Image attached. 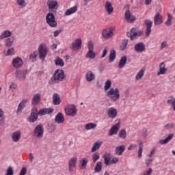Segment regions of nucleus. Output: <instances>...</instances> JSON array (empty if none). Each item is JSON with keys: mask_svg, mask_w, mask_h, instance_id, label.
<instances>
[{"mask_svg": "<svg viewBox=\"0 0 175 175\" xmlns=\"http://www.w3.org/2000/svg\"><path fill=\"white\" fill-rule=\"evenodd\" d=\"M99 158H100V155L99 154V153L96 152L92 155V160L93 162H96V161H98V159H99Z\"/></svg>", "mask_w": 175, "mask_h": 175, "instance_id": "54", "label": "nucleus"}, {"mask_svg": "<svg viewBox=\"0 0 175 175\" xmlns=\"http://www.w3.org/2000/svg\"><path fill=\"white\" fill-rule=\"evenodd\" d=\"M114 31H116V27H109L105 29L102 32L103 38H104V39H110L113 38Z\"/></svg>", "mask_w": 175, "mask_h": 175, "instance_id": "5", "label": "nucleus"}, {"mask_svg": "<svg viewBox=\"0 0 175 175\" xmlns=\"http://www.w3.org/2000/svg\"><path fill=\"white\" fill-rule=\"evenodd\" d=\"M65 80V72L63 70H56L49 81V84H58Z\"/></svg>", "mask_w": 175, "mask_h": 175, "instance_id": "1", "label": "nucleus"}, {"mask_svg": "<svg viewBox=\"0 0 175 175\" xmlns=\"http://www.w3.org/2000/svg\"><path fill=\"white\" fill-rule=\"evenodd\" d=\"M21 139V131H16L12 133V142L14 143H17V142H20V139Z\"/></svg>", "mask_w": 175, "mask_h": 175, "instance_id": "22", "label": "nucleus"}, {"mask_svg": "<svg viewBox=\"0 0 175 175\" xmlns=\"http://www.w3.org/2000/svg\"><path fill=\"white\" fill-rule=\"evenodd\" d=\"M39 102H40V94L38 93L33 95L31 100V104L36 106Z\"/></svg>", "mask_w": 175, "mask_h": 175, "instance_id": "28", "label": "nucleus"}, {"mask_svg": "<svg viewBox=\"0 0 175 175\" xmlns=\"http://www.w3.org/2000/svg\"><path fill=\"white\" fill-rule=\"evenodd\" d=\"M107 96L113 102H117L120 99V90L118 88H111L107 92Z\"/></svg>", "mask_w": 175, "mask_h": 175, "instance_id": "2", "label": "nucleus"}, {"mask_svg": "<svg viewBox=\"0 0 175 175\" xmlns=\"http://www.w3.org/2000/svg\"><path fill=\"white\" fill-rule=\"evenodd\" d=\"M159 70L157 72V76H161V75H166L167 72V68H166V64L165 62H161L159 64Z\"/></svg>", "mask_w": 175, "mask_h": 175, "instance_id": "21", "label": "nucleus"}, {"mask_svg": "<svg viewBox=\"0 0 175 175\" xmlns=\"http://www.w3.org/2000/svg\"><path fill=\"white\" fill-rule=\"evenodd\" d=\"M49 52V49H47V46H46L45 44H40L38 46V55L39 58L41 61H44L46 57H47V53Z\"/></svg>", "mask_w": 175, "mask_h": 175, "instance_id": "3", "label": "nucleus"}, {"mask_svg": "<svg viewBox=\"0 0 175 175\" xmlns=\"http://www.w3.org/2000/svg\"><path fill=\"white\" fill-rule=\"evenodd\" d=\"M38 51H34L29 55V59L30 61H32L33 62H35L36 61V57H38Z\"/></svg>", "mask_w": 175, "mask_h": 175, "instance_id": "49", "label": "nucleus"}, {"mask_svg": "<svg viewBox=\"0 0 175 175\" xmlns=\"http://www.w3.org/2000/svg\"><path fill=\"white\" fill-rule=\"evenodd\" d=\"M105 9L108 14H111L114 12V8H113V3L110 1H106L105 4Z\"/></svg>", "mask_w": 175, "mask_h": 175, "instance_id": "25", "label": "nucleus"}, {"mask_svg": "<svg viewBox=\"0 0 175 175\" xmlns=\"http://www.w3.org/2000/svg\"><path fill=\"white\" fill-rule=\"evenodd\" d=\"M107 114L109 117V118H111L112 120H114L116 117H117V109L114 107H109L107 110Z\"/></svg>", "mask_w": 175, "mask_h": 175, "instance_id": "16", "label": "nucleus"}, {"mask_svg": "<svg viewBox=\"0 0 175 175\" xmlns=\"http://www.w3.org/2000/svg\"><path fill=\"white\" fill-rule=\"evenodd\" d=\"M152 163V159L151 158L149 157V159L146 160V167H148V166H150V165H151Z\"/></svg>", "mask_w": 175, "mask_h": 175, "instance_id": "62", "label": "nucleus"}, {"mask_svg": "<svg viewBox=\"0 0 175 175\" xmlns=\"http://www.w3.org/2000/svg\"><path fill=\"white\" fill-rule=\"evenodd\" d=\"M167 15V20L165 22V24L167 27H170V25H172V18H173V16L170 14H168Z\"/></svg>", "mask_w": 175, "mask_h": 175, "instance_id": "51", "label": "nucleus"}, {"mask_svg": "<svg viewBox=\"0 0 175 175\" xmlns=\"http://www.w3.org/2000/svg\"><path fill=\"white\" fill-rule=\"evenodd\" d=\"M64 111L66 116H70L71 117H75L77 114V109H76L75 105H72L71 107H67Z\"/></svg>", "mask_w": 175, "mask_h": 175, "instance_id": "11", "label": "nucleus"}, {"mask_svg": "<svg viewBox=\"0 0 175 175\" xmlns=\"http://www.w3.org/2000/svg\"><path fill=\"white\" fill-rule=\"evenodd\" d=\"M39 118V113H38V109L33 108L30 116L27 118L29 122H36Z\"/></svg>", "mask_w": 175, "mask_h": 175, "instance_id": "9", "label": "nucleus"}, {"mask_svg": "<svg viewBox=\"0 0 175 175\" xmlns=\"http://www.w3.org/2000/svg\"><path fill=\"white\" fill-rule=\"evenodd\" d=\"M14 40H16V38L14 36L7 38L5 40V46L7 47H12L13 43H14Z\"/></svg>", "mask_w": 175, "mask_h": 175, "instance_id": "37", "label": "nucleus"}, {"mask_svg": "<svg viewBox=\"0 0 175 175\" xmlns=\"http://www.w3.org/2000/svg\"><path fill=\"white\" fill-rule=\"evenodd\" d=\"M94 170L96 173H99L102 170V162H97Z\"/></svg>", "mask_w": 175, "mask_h": 175, "instance_id": "50", "label": "nucleus"}, {"mask_svg": "<svg viewBox=\"0 0 175 175\" xmlns=\"http://www.w3.org/2000/svg\"><path fill=\"white\" fill-rule=\"evenodd\" d=\"M116 51L115 50H112L110 52L109 54V62L111 63V62H114V60L116 59Z\"/></svg>", "mask_w": 175, "mask_h": 175, "instance_id": "43", "label": "nucleus"}, {"mask_svg": "<svg viewBox=\"0 0 175 175\" xmlns=\"http://www.w3.org/2000/svg\"><path fill=\"white\" fill-rule=\"evenodd\" d=\"M174 123H168L165 126H164L165 129H172V128H174Z\"/></svg>", "mask_w": 175, "mask_h": 175, "instance_id": "55", "label": "nucleus"}, {"mask_svg": "<svg viewBox=\"0 0 175 175\" xmlns=\"http://www.w3.org/2000/svg\"><path fill=\"white\" fill-rule=\"evenodd\" d=\"M55 122L57 124H64L65 122V117L62 113H58L55 118Z\"/></svg>", "mask_w": 175, "mask_h": 175, "instance_id": "26", "label": "nucleus"}, {"mask_svg": "<svg viewBox=\"0 0 175 175\" xmlns=\"http://www.w3.org/2000/svg\"><path fill=\"white\" fill-rule=\"evenodd\" d=\"M97 124L96 123H87L85 124V129L86 131H91V129H95L96 128Z\"/></svg>", "mask_w": 175, "mask_h": 175, "instance_id": "38", "label": "nucleus"}, {"mask_svg": "<svg viewBox=\"0 0 175 175\" xmlns=\"http://www.w3.org/2000/svg\"><path fill=\"white\" fill-rule=\"evenodd\" d=\"M142 35H143V32L140 30H137V29L135 27H133L130 30V33H127V36L130 38L131 40H135V39H137L139 36H142Z\"/></svg>", "mask_w": 175, "mask_h": 175, "instance_id": "6", "label": "nucleus"}, {"mask_svg": "<svg viewBox=\"0 0 175 175\" xmlns=\"http://www.w3.org/2000/svg\"><path fill=\"white\" fill-rule=\"evenodd\" d=\"M152 173V169L149 168L148 170L144 172L143 175H151Z\"/></svg>", "mask_w": 175, "mask_h": 175, "instance_id": "63", "label": "nucleus"}, {"mask_svg": "<svg viewBox=\"0 0 175 175\" xmlns=\"http://www.w3.org/2000/svg\"><path fill=\"white\" fill-rule=\"evenodd\" d=\"M54 63L56 66H60L61 68L65 66V62H64V59H62V58L59 57H56L54 60Z\"/></svg>", "mask_w": 175, "mask_h": 175, "instance_id": "30", "label": "nucleus"}, {"mask_svg": "<svg viewBox=\"0 0 175 175\" xmlns=\"http://www.w3.org/2000/svg\"><path fill=\"white\" fill-rule=\"evenodd\" d=\"M118 162V157H113L111 160H109V165H114Z\"/></svg>", "mask_w": 175, "mask_h": 175, "instance_id": "57", "label": "nucleus"}, {"mask_svg": "<svg viewBox=\"0 0 175 175\" xmlns=\"http://www.w3.org/2000/svg\"><path fill=\"white\" fill-rule=\"evenodd\" d=\"M5 175H13V168L11 166L7 169Z\"/></svg>", "mask_w": 175, "mask_h": 175, "instance_id": "59", "label": "nucleus"}, {"mask_svg": "<svg viewBox=\"0 0 175 175\" xmlns=\"http://www.w3.org/2000/svg\"><path fill=\"white\" fill-rule=\"evenodd\" d=\"M12 64L14 68L18 69V68H21L23 66L24 62H23V59L21 57H15L13 59Z\"/></svg>", "mask_w": 175, "mask_h": 175, "instance_id": "15", "label": "nucleus"}, {"mask_svg": "<svg viewBox=\"0 0 175 175\" xmlns=\"http://www.w3.org/2000/svg\"><path fill=\"white\" fill-rule=\"evenodd\" d=\"M124 16L125 20H126V21L129 23H133V21L136 20V16H131V11H129V10H126Z\"/></svg>", "mask_w": 175, "mask_h": 175, "instance_id": "24", "label": "nucleus"}, {"mask_svg": "<svg viewBox=\"0 0 175 175\" xmlns=\"http://www.w3.org/2000/svg\"><path fill=\"white\" fill-rule=\"evenodd\" d=\"M144 148V145L142 142L139 143V148H138V158H142L143 157V148Z\"/></svg>", "mask_w": 175, "mask_h": 175, "instance_id": "41", "label": "nucleus"}, {"mask_svg": "<svg viewBox=\"0 0 175 175\" xmlns=\"http://www.w3.org/2000/svg\"><path fill=\"white\" fill-rule=\"evenodd\" d=\"M46 22L51 28H57V21L55 20V16L53 12H49L46 16Z\"/></svg>", "mask_w": 175, "mask_h": 175, "instance_id": "4", "label": "nucleus"}, {"mask_svg": "<svg viewBox=\"0 0 175 175\" xmlns=\"http://www.w3.org/2000/svg\"><path fill=\"white\" fill-rule=\"evenodd\" d=\"M43 133H44V128L40 124L37 125L33 130V136L37 137V139H42L43 137Z\"/></svg>", "mask_w": 175, "mask_h": 175, "instance_id": "7", "label": "nucleus"}, {"mask_svg": "<svg viewBox=\"0 0 175 175\" xmlns=\"http://www.w3.org/2000/svg\"><path fill=\"white\" fill-rule=\"evenodd\" d=\"M4 54L5 56H9V55H14L16 54V51L14 50V48H10L8 49V51H4Z\"/></svg>", "mask_w": 175, "mask_h": 175, "instance_id": "44", "label": "nucleus"}, {"mask_svg": "<svg viewBox=\"0 0 175 175\" xmlns=\"http://www.w3.org/2000/svg\"><path fill=\"white\" fill-rule=\"evenodd\" d=\"M5 122V113L0 109V125H3Z\"/></svg>", "mask_w": 175, "mask_h": 175, "instance_id": "47", "label": "nucleus"}, {"mask_svg": "<svg viewBox=\"0 0 175 175\" xmlns=\"http://www.w3.org/2000/svg\"><path fill=\"white\" fill-rule=\"evenodd\" d=\"M163 23V18H162V15L157 12L154 17V25H161V24Z\"/></svg>", "mask_w": 175, "mask_h": 175, "instance_id": "20", "label": "nucleus"}, {"mask_svg": "<svg viewBox=\"0 0 175 175\" xmlns=\"http://www.w3.org/2000/svg\"><path fill=\"white\" fill-rule=\"evenodd\" d=\"M100 146H102V142H95L92 148L91 152H95V151H97V150H99V148H100Z\"/></svg>", "mask_w": 175, "mask_h": 175, "instance_id": "40", "label": "nucleus"}, {"mask_svg": "<svg viewBox=\"0 0 175 175\" xmlns=\"http://www.w3.org/2000/svg\"><path fill=\"white\" fill-rule=\"evenodd\" d=\"M15 77L20 81H22L27 77V71L23 70H16L15 71Z\"/></svg>", "mask_w": 175, "mask_h": 175, "instance_id": "13", "label": "nucleus"}, {"mask_svg": "<svg viewBox=\"0 0 175 175\" xmlns=\"http://www.w3.org/2000/svg\"><path fill=\"white\" fill-rule=\"evenodd\" d=\"M80 164L79 167L80 169H85L87 167V165L88 163V159L87 158H83L81 160H80Z\"/></svg>", "mask_w": 175, "mask_h": 175, "instance_id": "34", "label": "nucleus"}, {"mask_svg": "<svg viewBox=\"0 0 175 175\" xmlns=\"http://www.w3.org/2000/svg\"><path fill=\"white\" fill-rule=\"evenodd\" d=\"M16 3H18L19 6L24 8V6H25V0H16Z\"/></svg>", "mask_w": 175, "mask_h": 175, "instance_id": "58", "label": "nucleus"}, {"mask_svg": "<svg viewBox=\"0 0 175 175\" xmlns=\"http://www.w3.org/2000/svg\"><path fill=\"white\" fill-rule=\"evenodd\" d=\"M105 164L107 166H109V163H110V161H111V154L110 152H106L103 155Z\"/></svg>", "mask_w": 175, "mask_h": 175, "instance_id": "31", "label": "nucleus"}, {"mask_svg": "<svg viewBox=\"0 0 175 175\" xmlns=\"http://www.w3.org/2000/svg\"><path fill=\"white\" fill-rule=\"evenodd\" d=\"M76 165H77V157H74L70 159L68 162V171L70 173L75 172L76 169Z\"/></svg>", "mask_w": 175, "mask_h": 175, "instance_id": "10", "label": "nucleus"}, {"mask_svg": "<svg viewBox=\"0 0 175 175\" xmlns=\"http://www.w3.org/2000/svg\"><path fill=\"white\" fill-rule=\"evenodd\" d=\"M81 39L77 38L72 42L70 49L74 50L75 51H76V50H80V49H81Z\"/></svg>", "mask_w": 175, "mask_h": 175, "instance_id": "12", "label": "nucleus"}, {"mask_svg": "<svg viewBox=\"0 0 175 175\" xmlns=\"http://www.w3.org/2000/svg\"><path fill=\"white\" fill-rule=\"evenodd\" d=\"M120 129V123H116L115 125L112 126L109 130V135L113 136V135H117L118 133V130Z\"/></svg>", "mask_w": 175, "mask_h": 175, "instance_id": "23", "label": "nucleus"}, {"mask_svg": "<svg viewBox=\"0 0 175 175\" xmlns=\"http://www.w3.org/2000/svg\"><path fill=\"white\" fill-rule=\"evenodd\" d=\"M54 112V108H43L38 111V116H46V114H53Z\"/></svg>", "mask_w": 175, "mask_h": 175, "instance_id": "18", "label": "nucleus"}, {"mask_svg": "<svg viewBox=\"0 0 175 175\" xmlns=\"http://www.w3.org/2000/svg\"><path fill=\"white\" fill-rule=\"evenodd\" d=\"M173 133L170 134L165 139L159 141L160 144H166L173 139Z\"/></svg>", "mask_w": 175, "mask_h": 175, "instance_id": "39", "label": "nucleus"}, {"mask_svg": "<svg viewBox=\"0 0 175 175\" xmlns=\"http://www.w3.org/2000/svg\"><path fill=\"white\" fill-rule=\"evenodd\" d=\"M125 151V146L124 145L118 146L115 148L116 155H122V152Z\"/></svg>", "mask_w": 175, "mask_h": 175, "instance_id": "27", "label": "nucleus"}, {"mask_svg": "<svg viewBox=\"0 0 175 175\" xmlns=\"http://www.w3.org/2000/svg\"><path fill=\"white\" fill-rule=\"evenodd\" d=\"M88 48L89 51H94V43L90 41L88 44Z\"/></svg>", "mask_w": 175, "mask_h": 175, "instance_id": "61", "label": "nucleus"}, {"mask_svg": "<svg viewBox=\"0 0 175 175\" xmlns=\"http://www.w3.org/2000/svg\"><path fill=\"white\" fill-rule=\"evenodd\" d=\"M134 49L136 53H143L146 51V45L142 42L136 43L134 46Z\"/></svg>", "mask_w": 175, "mask_h": 175, "instance_id": "17", "label": "nucleus"}, {"mask_svg": "<svg viewBox=\"0 0 175 175\" xmlns=\"http://www.w3.org/2000/svg\"><path fill=\"white\" fill-rule=\"evenodd\" d=\"M47 6L49 12L55 13L58 9V1L57 0H48Z\"/></svg>", "mask_w": 175, "mask_h": 175, "instance_id": "8", "label": "nucleus"}, {"mask_svg": "<svg viewBox=\"0 0 175 175\" xmlns=\"http://www.w3.org/2000/svg\"><path fill=\"white\" fill-rule=\"evenodd\" d=\"M146 72V69L142 68L141 69L135 76V80L137 81L143 78L144 76V73Z\"/></svg>", "mask_w": 175, "mask_h": 175, "instance_id": "35", "label": "nucleus"}, {"mask_svg": "<svg viewBox=\"0 0 175 175\" xmlns=\"http://www.w3.org/2000/svg\"><path fill=\"white\" fill-rule=\"evenodd\" d=\"M144 24L146 27L145 35L146 36H150L151 33V28L152 27V21L150 19H146L144 21Z\"/></svg>", "mask_w": 175, "mask_h": 175, "instance_id": "14", "label": "nucleus"}, {"mask_svg": "<svg viewBox=\"0 0 175 175\" xmlns=\"http://www.w3.org/2000/svg\"><path fill=\"white\" fill-rule=\"evenodd\" d=\"M12 36V32L9 30H5L0 36V39H6V38H10Z\"/></svg>", "mask_w": 175, "mask_h": 175, "instance_id": "42", "label": "nucleus"}, {"mask_svg": "<svg viewBox=\"0 0 175 175\" xmlns=\"http://www.w3.org/2000/svg\"><path fill=\"white\" fill-rule=\"evenodd\" d=\"M53 105H58L61 104V98L59 97V94L57 93H54L53 96Z\"/></svg>", "mask_w": 175, "mask_h": 175, "instance_id": "29", "label": "nucleus"}, {"mask_svg": "<svg viewBox=\"0 0 175 175\" xmlns=\"http://www.w3.org/2000/svg\"><path fill=\"white\" fill-rule=\"evenodd\" d=\"M86 80L87 81H92V80H95V74H94L92 71H88L86 73Z\"/></svg>", "mask_w": 175, "mask_h": 175, "instance_id": "36", "label": "nucleus"}, {"mask_svg": "<svg viewBox=\"0 0 175 175\" xmlns=\"http://www.w3.org/2000/svg\"><path fill=\"white\" fill-rule=\"evenodd\" d=\"M118 136L120 137V139H126V131L125 129H122L120 130Z\"/></svg>", "mask_w": 175, "mask_h": 175, "instance_id": "46", "label": "nucleus"}, {"mask_svg": "<svg viewBox=\"0 0 175 175\" xmlns=\"http://www.w3.org/2000/svg\"><path fill=\"white\" fill-rule=\"evenodd\" d=\"M137 147V144H131L129 147L128 150L129 151H132V150H135Z\"/></svg>", "mask_w": 175, "mask_h": 175, "instance_id": "60", "label": "nucleus"}, {"mask_svg": "<svg viewBox=\"0 0 175 175\" xmlns=\"http://www.w3.org/2000/svg\"><path fill=\"white\" fill-rule=\"evenodd\" d=\"M95 57H96V54H95V52L94 51H88L85 58H90L91 59H95Z\"/></svg>", "mask_w": 175, "mask_h": 175, "instance_id": "45", "label": "nucleus"}, {"mask_svg": "<svg viewBox=\"0 0 175 175\" xmlns=\"http://www.w3.org/2000/svg\"><path fill=\"white\" fill-rule=\"evenodd\" d=\"M167 47V41H163L160 46V50H163V49H166Z\"/></svg>", "mask_w": 175, "mask_h": 175, "instance_id": "56", "label": "nucleus"}, {"mask_svg": "<svg viewBox=\"0 0 175 175\" xmlns=\"http://www.w3.org/2000/svg\"><path fill=\"white\" fill-rule=\"evenodd\" d=\"M27 102H28L27 99L22 100L18 105V109L16 111V114L20 116L21 114V111H23V109L25 108V105H27Z\"/></svg>", "mask_w": 175, "mask_h": 175, "instance_id": "19", "label": "nucleus"}, {"mask_svg": "<svg viewBox=\"0 0 175 175\" xmlns=\"http://www.w3.org/2000/svg\"><path fill=\"white\" fill-rule=\"evenodd\" d=\"M167 105H172L174 111H175V98L169 99L167 100Z\"/></svg>", "mask_w": 175, "mask_h": 175, "instance_id": "52", "label": "nucleus"}, {"mask_svg": "<svg viewBox=\"0 0 175 175\" xmlns=\"http://www.w3.org/2000/svg\"><path fill=\"white\" fill-rule=\"evenodd\" d=\"M76 12H77V7H72L71 8L66 10L64 16H70V14H73L74 13H76Z\"/></svg>", "mask_w": 175, "mask_h": 175, "instance_id": "32", "label": "nucleus"}, {"mask_svg": "<svg viewBox=\"0 0 175 175\" xmlns=\"http://www.w3.org/2000/svg\"><path fill=\"white\" fill-rule=\"evenodd\" d=\"M126 46H128V40H123L122 41V45L120 46L121 50H125Z\"/></svg>", "mask_w": 175, "mask_h": 175, "instance_id": "53", "label": "nucleus"}, {"mask_svg": "<svg viewBox=\"0 0 175 175\" xmlns=\"http://www.w3.org/2000/svg\"><path fill=\"white\" fill-rule=\"evenodd\" d=\"M25 174H27V167H23L21 169L19 175H25Z\"/></svg>", "mask_w": 175, "mask_h": 175, "instance_id": "64", "label": "nucleus"}, {"mask_svg": "<svg viewBox=\"0 0 175 175\" xmlns=\"http://www.w3.org/2000/svg\"><path fill=\"white\" fill-rule=\"evenodd\" d=\"M111 87V81H110L109 79H107L105 81V86H104L105 91H108L109 90H110Z\"/></svg>", "mask_w": 175, "mask_h": 175, "instance_id": "48", "label": "nucleus"}, {"mask_svg": "<svg viewBox=\"0 0 175 175\" xmlns=\"http://www.w3.org/2000/svg\"><path fill=\"white\" fill-rule=\"evenodd\" d=\"M125 65H126V56H122L118 64L119 69H122Z\"/></svg>", "mask_w": 175, "mask_h": 175, "instance_id": "33", "label": "nucleus"}]
</instances>
